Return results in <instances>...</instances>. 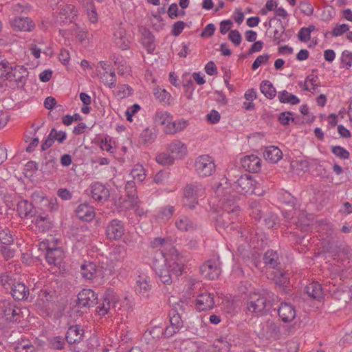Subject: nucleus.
<instances>
[{
	"label": "nucleus",
	"mask_w": 352,
	"mask_h": 352,
	"mask_svg": "<svg viewBox=\"0 0 352 352\" xmlns=\"http://www.w3.org/2000/svg\"><path fill=\"white\" fill-rule=\"evenodd\" d=\"M222 190L221 186H219L217 190L219 196L221 194L219 200L221 211L216 217V223L217 227L225 229L238 220L240 208L236 202L234 195H230V190L223 192Z\"/></svg>",
	"instance_id": "f257e3e1"
},
{
	"label": "nucleus",
	"mask_w": 352,
	"mask_h": 352,
	"mask_svg": "<svg viewBox=\"0 0 352 352\" xmlns=\"http://www.w3.org/2000/svg\"><path fill=\"white\" fill-rule=\"evenodd\" d=\"M278 300V296L272 292L267 289H262L260 292L250 295L247 302V309L252 313L263 315Z\"/></svg>",
	"instance_id": "f03ea898"
},
{
	"label": "nucleus",
	"mask_w": 352,
	"mask_h": 352,
	"mask_svg": "<svg viewBox=\"0 0 352 352\" xmlns=\"http://www.w3.org/2000/svg\"><path fill=\"white\" fill-rule=\"evenodd\" d=\"M39 250H45V258L49 265L60 267L65 257L64 250L60 247H52L47 240L39 243Z\"/></svg>",
	"instance_id": "7ed1b4c3"
},
{
	"label": "nucleus",
	"mask_w": 352,
	"mask_h": 352,
	"mask_svg": "<svg viewBox=\"0 0 352 352\" xmlns=\"http://www.w3.org/2000/svg\"><path fill=\"white\" fill-rule=\"evenodd\" d=\"M206 188L200 183H190L184 188V205L189 209H194L198 204V199L205 195Z\"/></svg>",
	"instance_id": "20e7f679"
},
{
	"label": "nucleus",
	"mask_w": 352,
	"mask_h": 352,
	"mask_svg": "<svg viewBox=\"0 0 352 352\" xmlns=\"http://www.w3.org/2000/svg\"><path fill=\"white\" fill-rule=\"evenodd\" d=\"M21 309L10 299H0V320L14 322L20 321Z\"/></svg>",
	"instance_id": "39448f33"
},
{
	"label": "nucleus",
	"mask_w": 352,
	"mask_h": 352,
	"mask_svg": "<svg viewBox=\"0 0 352 352\" xmlns=\"http://www.w3.org/2000/svg\"><path fill=\"white\" fill-rule=\"evenodd\" d=\"M118 302V298L115 292L111 289H107L104 293L102 298L98 302L96 300V311L99 316H104L115 309Z\"/></svg>",
	"instance_id": "423d86ee"
},
{
	"label": "nucleus",
	"mask_w": 352,
	"mask_h": 352,
	"mask_svg": "<svg viewBox=\"0 0 352 352\" xmlns=\"http://www.w3.org/2000/svg\"><path fill=\"white\" fill-rule=\"evenodd\" d=\"M195 168L199 177H206L211 176L215 172L216 165L212 157L202 155L196 158Z\"/></svg>",
	"instance_id": "0eeeda50"
},
{
	"label": "nucleus",
	"mask_w": 352,
	"mask_h": 352,
	"mask_svg": "<svg viewBox=\"0 0 352 352\" xmlns=\"http://www.w3.org/2000/svg\"><path fill=\"white\" fill-rule=\"evenodd\" d=\"M78 15V10L74 5L60 6L59 12L55 16V23L63 25L73 22Z\"/></svg>",
	"instance_id": "6e6552de"
},
{
	"label": "nucleus",
	"mask_w": 352,
	"mask_h": 352,
	"mask_svg": "<svg viewBox=\"0 0 352 352\" xmlns=\"http://www.w3.org/2000/svg\"><path fill=\"white\" fill-rule=\"evenodd\" d=\"M261 331L260 335L266 339L273 338L274 340L280 339L282 336L280 332V326L272 320H267L261 322L259 325Z\"/></svg>",
	"instance_id": "1a4fd4ad"
},
{
	"label": "nucleus",
	"mask_w": 352,
	"mask_h": 352,
	"mask_svg": "<svg viewBox=\"0 0 352 352\" xmlns=\"http://www.w3.org/2000/svg\"><path fill=\"white\" fill-rule=\"evenodd\" d=\"M125 228L123 222L117 219L109 221L106 227L105 233L110 240H119L124 235Z\"/></svg>",
	"instance_id": "9d476101"
},
{
	"label": "nucleus",
	"mask_w": 352,
	"mask_h": 352,
	"mask_svg": "<svg viewBox=\"0 0 352 352\" xmlns=\"http://www.w3.org/2000/svg\"><path fill=\"white\" fill-rule=\"evenodd\" d=\"M200 274L209 280H214L221 273L219 263L216 260H208L199 269Z\"/></svg>",
	"instance_id": "9b49d317"
},
{
	"label": "nucleus",
	"mask_w": 352,
	"mask_h": 352,
	"mask_svg": "<svg viewBox=\"0 0 352 352\" xmlns=\"http://www.w3.org/2000/svg\"><path fill=\"white\" fill-rule=\"evenodd\" d=\"M91 197L96 201L104 203L110 196L109 189L101 182H96L90 186Z\"/></svg>",
	"instance_id": "f8f14e48"
},
{
	"label": "nucleus",
	"mask_w": 352,
	"mask_h": 352,
	"mask_svg": "<svg viewBox=\"0 0 352 352\" xmlns=\"http://www.w3.org/2000/svg\"><path fill=\"white\" fill-rule=\"evenodd\" d=\"M98 296L91 289H83L78 294L77 305L79 307H90L96 303Z\"/></svg>",
	"instance_id": "ddd939ff"
},
{
	"label": "nucleus",
	"mask_w": 352,
	"mask_h": 352,
	"mask_svg": "<svg viewBox=\"0 0 352 352\" xmlns=\"http://www.w3.org/2000/svg\"><path fill=\"white\" fill-rule=\"evenodd\" d=\"M113 38L116 46L122 50H126L130 47V40L126 36V30L122 23L118 24L115 27Z\"/></svg>",
	"instance_id": "4468645a"
},
{
	"label": "nucleus",
	"mask_w": 352,
	"mask_h": 352,
	"mask_svg": "<svg viewBox=\"0 0 352 352\" xmlns=\"http://www.w3.org/2000/svg\"><path fill=\"white\" fill-rule=\"evenodd\" d=\"M236 189L242 194L254 193V186L256 182L250 175H242L234 182Z\"/></svg>",
	"instance_id": "2eb2a0df"
},
{
	"label": "nucleus",
	"mask_w": 352,
	"mask_h": 352,
	"mask_svg": "<svg viewBox=\"0 0 352 352\" xmlns=\"http://www.w3.org/2000/svg\"><path fill=\"white\" fill-rule=\"evenodd\" d=\"M160 254L162 256L163 263L169 267V270L175 277L177 278L182 274L184 265L177 254L175 258L173 256L170 258H166L162 252H160Z\"/></svg>",
	"instance_id": "dca6fc26"
},
{
	"label": "nucleus",
	"mask_w": 352,
	"mask_h": 352,
	"mask_svg": "<svg viewBox=\"0 0 352 352\" xmlns=\"http://www.w3.org/2000/svg\"><path fill=\"white\" fill-rule=\"evenodd\" d=\"M28 76L27 68L24 66L17 65L14 67H12L10 76H8L9 81H14L18 87H23Z\"/></svg>",
	"instance_id": "f3484780"
},
{
	"label": "nucleus",
	"mask_w": 352,
	"mask_h": 352,
	"mask_svg": "<svg viewBox=\"0 0 352 352\" xmlns=\"http://www.w3.org/2000/svg\"><path fill=\"white\" fill-rule=\"evenodd\" d=\"M67 139V133L63 131H57L53 128L51 129L47 138L41 144V150L46 151L50 148L55 141L59 144L63 143Z\"/></svg>",
	"instance_id": "a211bd4d"
},
{
	"label": "nucleus",
	"mask_w": 352,
	"mask_h": 352,
	"mask_svg": "<svg viewBox=\"0 0 352 352\" xmlns=\"http://www.w3.org/2000/svg\"><path fill=\"white\" fill-rule=\"evenodd\" d=\"M214 294L205 292L197 296L196 307L199 311L212 309L214 306Z\"/></svg>",
	"instance_id": "6ab92c4d"
},
{
	"label": "nucleus",
	"mask_w": 352,
	"mask_h": 352,
	"mask_svg": "<svg viewBox=\"0 0 352 352\" xmlns=\"http://www.w3.org/2000/svg\"><path fill=\"white\" fill-rule=\"evenodd\" d=\"M242 167L247 171L258 173L261 168V160L255 155H245L241 160Z\"/></svg>",
	"instance_id": "aec40b11"
},
{
	"label": "nucleus",
	"mask_w": 352,
	"mask_h": 352,
	"mask_svg": "<svg viewBox=\"0 0 352 352\" xmlns=\"http://www.w3.org/2000/svg\"><path fill=\"white\" fill-rule=\"evenodd\" d=\"M278 314L284 322H290L296 318V311L295 307L288 302H281L278 309Z\"/></svg>",
	"instance_id": "412c9836"
},
{
	"label": "nucleus",
	"mask_w": 352,
	"mask_h": 352,
	"mask_svg": "<svg viewBox=\"0 0 352 352\" xmlns=\"http://www.w3.org/2000/svg\"><path fill=\"white\" fill-rule=\"evenodd\" d=\"M10 24L13 29L19 31L31 32L35 28L34 23L28 17H15Z\"/></svg>",
	"instance_id": "4be33fe9"
},
{
	"label": "nucleus",
	"mask_w": 352,
	"mask_h": 352,
	"mask_svg": "<svg viewBox=\"0 0 352 352\" xmlns=\"http://www.w3.org/2000/svg\"><path fill=\"white\" fill-rule=\"evenodd\" d=\"M84 330L80 325H72L69 327L65 335V339L69 344L79 343L82 340Z\"/></svg>",
	"instance_id": "5701e85b"
},
{
	"label": "nucleus",
	"mask_w": 352,
	"mask_h": 352,
	"mask_svg": "<svg viewBox=\"0 0 352 352\" xmlns=\"http://www.w3.org/2000/svg\"><path fill=\"white\" fill-rule=\"evenodd\" d=\"M151 289L150 278L145 275L139 276L136 280V293L144 298H148Z\"/></svg>",
	"instance_id": "b1692460"
},
{
	"label": "nucleus",
	"mask_w": 352,
	"mask_h": 352,
	"mask_svg": "<svg viewBox=\"0 0 352 352\" xmlns=\"http://www.w3.org/2000/svg\"><path fill=\"white\" fill-rule=\"evenodd\" d=\"M153 267L156 274L159 276L160 280L166 285H170L173 282V274H172L169 267L165 265V267H162L161 265L159 264L157 260H155L153 262Z\"/></svg>",
	"instance_id": "393cba45"
},
{
	"label": "nucleus",
	"mask_w": 352,
	"mask_h": 352,
	"mask_svg": "<svg viewBox=\"0 0 352 352\" xmlns=\"http://www.w3.org/2000/svg\"><path fill=\"white\" fill-rule=\"evenodd\" d=\"M168 151L174 159H182L188 153L186 145L180 140H174L167 147Z\"/></svg>",
	"instance_id": "a878e982"
},
{
	"label": "nucleus",
	"mask_w": 352,
	"mask_h": 352,
	"mask_svg": "<svg viewBox=\"0 0 352 352\" xmlns=\"http://www.w3.org/2000/svg\"><path fill=\"white\" fill-rule=\"evenodd\" d=\"M10 294L16 300H26L30 295V289L24 283L16 281Z\"/></svg>",
	"instance_id": "bb28decb"
},
{
	"label": "nucleus",
	"mask_w": 352,
	"mask_h": 352,
	"mask_svg": "<svg viewBox=\"0 0 352 352\" xmlns=\"http://www.w3.org/2000/svg\"><path fill=\"white\" fill-rule=\"evenodd\" d=\"M16 210L22 219L30 218L35 215L33 205L25 199L19 201Z\"/></svg>",
	"instance_id": "cd10ccee"
},
{
	"label": "nucleus",
	"mask_w": 352,
	"mask_h": 352,
	"mask_svg": "<svg viewBox=\"0 0 352 352\" xmlns=\"http://www.w3.org/2000/svg\"><path fill=\"white\" fill-rule=\"evenodd\" d=\"M264 158L270 163L276 164L283 157V153L280 148L275 146L265 148Z\"/></svg>",
	"instance_id": "c85d7f7f"
},
{
	"label": "nucleus",
	"mask_w": 352,
	"mask_h": 352,
	"mask_svg": "<svg viewBox=\"0 0 352 352\" xmlns=\"http://www.w3.org/2000/svg\"><path fill=\"white\" fill-rule=\"evenodd\" d=\"M77 217L83 221H89L92 220L95 216L94 209L88 204H80L76 210Z\"/></svg>",
	"instance_id": "c756f323"
},
{
	"label": "nucleus",
	"mask_w": 352,
	"mask_h": 352,
	"mask_svg": "<svg viewBox=\"0 0 352 352\" xmlns=\"http://www.w3.org/2000/svg\"><path fill=\"white\" fill-rule=\"evenodd\" d=\"M97 76L99 77L100 81L107 87L113 89L117 85V78L114 70H111L110 72H101L100 70L96 69Z\"/></svg>",
	"instance_id": "7c9ffc66"
},
{
	"label": "nucleus",
	"mask_w": 352,
	"mask_h": 352,
	"mask_svg": "<svg viewBox=\"0 0 352 352\" xmlns=\"http://www.w3.org/2000/svg\"><path fill=\"white\" fill-rule=\"evenodd\" d=\"M177 228L182 232H190L197 228V225L186 216L179 217L175 221Z\"/></svg>",
	"instance_id": "2f4dec72"
},
{
	"label": "nucleus",
	"mask_w": 352,
	"mask_h": 352,
	"mask_svg": "<svg viewBox=\"0 0 352 352\" xmlns=\"http://www.w3.org/2000/svg\"><path fill=\"white\" fill-rule=\"evenodd\" d=\"M305 290L309 297L317 300L322 298L324 295L322 285L318 282H311L305 287Z\"/></svg>",
	"instance_id": "473e14b6"
},
{
	"label": "nucleus",
	"mask_w": 352,
	"mask_h": 352,
	"mask_svg": "<svg viewBox=\"0 0 352 352\" xmlns=\"http://www.w3.org/2000/svg\"><path fill=\"white\" fill-rule=\"evenodd\" d=\"M264 263L270 268L275 269L280 265L279 255L276 251L267 250L263 256Z\"/></svg>",
	"instance_id": "72a5a7b5"
},
{
	"label": "nucleus",
	"mask_w": 352,
	"mask_h": 352,
	"mask_svg": "<svg viewBox=\"0 0 352 352\" xmlns=\"http://www.w3.org/2000/svg\"><path fill=\"white\" fill-rule=\"evenodd\" d=\"M97 272L96 265L93 262L85 261L80 267V272L83 278L92 280Z\"/></svg>",
	"instance_id": "f704fd0d"
},
{
	"label": "nucleus",
	"mask_w": 352,
	"mask_h": 352,
	"mask_svg": "<svg viewBox=\"0 0 352 352\" xmlns=\"http://www.w3.org/2000/svg\"><path fill=\"white\" fill-rule=\"evenodd\" d=\"M56 296V292L49 286H44L38 292V300L42 301L43 305L54 300Z\"/></svg>",
	"instance_id": "c9c22d12"
},
{
	"label": "nucleus",
	"mask_w": 352,
	"mask_h": 352,
	"mask_svg": "<svg viewBox=\"0 0 352 352\" xmlns=\"http://www.w3.org/2000/svg\"><path fill=\"white\" fill-rule=\"evenodd\" d=\"M164 335V329L162 327L155 326L147 329L144 333V338L148 342H156Z\"/></svg>",
	"instance_id": "e433bc0d"
},
{
	"label": "nucleus",
	"mask_w": 352,
	"mask_h": 352,
	"mask_svg": "<svg viewBox=\"0 0 352 352\" xmlns=\"http://www.w3.org/2000/svg\"><path fill=\"white\" fill-rule=\"evenodd\" d=\"M188 124V121L184 119H179L175 121L172 120L167 129H165V131L166 133L175 134L186 129Z\"/></svg>",
	"instance_id": "4c0bfd02"
},
{
	"label": "nucleus",
	"mask_w": 352,
	"mask_h": 352,
	"mask_svg": "<svg viewBox=\"0 0 352 352\" xmlns=\"http://www.w3.org/2000/svg\"><path fill=\"white\" fill-rule=\"evenodd\" d=\"M170 323L175 329L181 330L184 327V321L182 318L181 314L179 313L177 307L175 306L169 311Z\"/></svg>",
	"instance_id": "58836bf2"
},
{
	"label": "nucleus",
	"mask_w": 352,
	"mask_h": 352,
	"mask_svg": "<svg viewBox=\"0 0 352 352\" xmlns=\"http://www.w3.org/2000/svg\"><path fill=\"white\" fill-rule=\"evenodd\" d=\"M172 120L173 116L171 114L166 111H157L154 116V122L157 124L165 126V129H167Z\"/></svg>",
	"instance_id": "ea45409f"
},
{
	"label": "nucleus",
	"mask_w": 352,
	"mask_h": 352,
	"mask_svg": "<svg viewBox=\"0 0 352 352\" xmlns=\"http://www.w3.org/2000/svg\"><path fill=\"white\" fill-rule=\"evenodd\" d=\"M278 98L281 103H288L294 105L300 102V99L296 96L288 92L287 90L279 91Z\"/></svg>",
	"instance_id": "a19ab883"
},
{
	"label": "nucleus",
	"mask_w": 352,
	"mask_h": 352,
	"mask_svg": "<svg viewBox=\"0 0 352 352\" xmlns=\"http://www.w3.org/2000/svg\"><path fill=\"white\" fill-rule=\"evenodd\" d=\"M16 281L14 276L11 273H3L0 275V283L6 290L11 291Z\"/></svg>",
	"instance_id": "79ce46f5"
},
{
	"label": "nucleus",
	"mask_w": 352,
	"mask_h": 352,
	"mask_svg": "<svg viewBox=\"0 0 352 352\" xmlns=\"http://www.w3.org/2000/svg\"><path fill=\"white\" fill-rule=\"evenodd\" d=\"M260 89L261 93L269 99H272L276 96V89L274 87L272 83L269 80L262 81L260 85Z\"/></svg>",
	"instance_id": "37998d69"
},
{
	"label": "nucleus",
	"mask_w": 352,
	"mask_h": 352,
	"mask_svg": "<svg viewBox=\"0 0 352 352\" xmlns=\"http://www.w3.org/2000/svg\"><path fill=\"white\" fill-rule=\"evenodd\" d=\"M10 9L16 13H28L30 11V6L23 0H13L10 3Z\"/></svg>",
	"instance_id": "c03bdc74"
},
{
	"label": "nucleus",
	"mask_w": 352,
	"mask_h": 352,
	"mask_svg": "<svg viewBox=\"0 0 352 352\" xmlns=\"http://www.w3.org/2000/svg\"><path fill=\"white\" fill-rule=\"evenodd\" d=\"M125 191L127 197L132 200L133 204L136 206L138 204V192L135 184L133 180L127 181L125 184Z\"/></svg>",
	"instance_id": "a18cd8bd"
},
{
	"label": "nucleus",
	"mask_w": 352,
	"mask_h": 352,
	"mask_svg": "<svg viewBox=\"0 0 352 352\" xmlns=\"http://www.w3.org/2000/svg\"><path fill=\"white\" fill-rule=\"evenodd\" d=\"M14 350L16 352H34L35 346L29 340L21 339L16 343Z\"/></svg>",
	"instance_id": "49530a36"
},
{
	"label": "nucleus",
	"mask_w": 352,
	"mask_h": 352,
	"mask_svg": "<svg viewBox=\"0 0 352 352\" xmlns=\"http://www.w3.org/2000/svg\"><path fill=\"white\" fill-rule=\"evenodd\" d=\"M130 175L133 179L143 182L146 178V173L143 166L140 164H135L132 168Z\"/></svg>",
	"instance_id": "de8ad7c7"
},
{
	"label": "nucleus",
	"mask_w": 352,
	"mask_h": 352,
	"mask_svg": "<svg viewBox=\"0 0 352 352\" xmlns=\"http://www.w3.org/2000/svg\"><path fill=\"white\" fill-rule=\"evenodd\" d=\"M50 349L62 350L65 346V339L62 336H54L47 339Z\"/></svg>",
	"instance_id": "09e8293b"
},
{
	"label": "nucleus",
	"mask_w": 352,
	"mask_h": 352,
	"mask_svg": "<svg viewBox=\"0 0 352 352\" xmlns=\"http://www.w3.org/2000/svg\"><path fill=\"white\" fill-rule=\"evenodd\" d=\"M14 242V239L9 230L0 228V243L1 245H11Z\"/></svg>",
	"instance_id": "8fccbe9b"
},
{
	"label": "nucleus",
	"mask_w": 352,
	"mask_h": 352,
	"mask_svg": "<svg viewBox=\"0 0 352 352\" xmlns=\"http://www.w3.org/2000/svg\"><path fill=\"white\" fill-rule=\"evenodd\" d=\"M12 66L6 60H0V79L8 80L11 72Z\"/></svg>",
	"instance_id": "3c124183"
},
{
	"label": "nucleus",
	"mask_w": 352,
	"mask_h": 352,
	"mask_svg": "<svg viewBox=\"0 0 352 352\" xmlns=\"http://www.w3.org/2000/svg\"><path fill=\"white\" fill-rule=\"evenodd\" d=\"M315 30V26L311 25L307 28H302L298 34V38L300 41L307 42L311 38V32Z\"/></svg>",
	"instance_id": "603ef678"
},
{
	"label": "nucleus",
	"mask_w": 352,
	"mask_h": 352,
	"mask_svg": "<svg viewBox=\"0 0 352 352\" xmlns=\"http://www.w3.org/2000/svg\"><path fill=\"white\" fill-rule=\"evenodd\" d=\"M133 89L128 85H120L118 86L116 96L120 98H124L133 94Z\"/></svg>",
	"instance_id": "864d4df0"
},
{
	"label": "nucleus",
	"mask_w": 352,
	"mask_h": 352,
	"mask_svg": "<svg viewBox=\"0 0 352 352\" xmlns=\"http://www.w3.org/2000/svg\"><path fill=\"white\" fill-rule=\"evenodd\" d=\"M331 152L337 157L341 160H348L349 158V152L340 146H331Z\"/></svg>",
	"instance_id": "5fc2aeb1"
},
{
	"label": "nucleus",
	"mask_w": 352,
	"mask_h": 352,
	"mask_svg": "<svg viewBox=\"0 0 352 352\" xmlns=\"http://www.w3.org/2000/svg\"><path fill=\"white\" fill-rule=\"evenodd\" d=\"M174 157L170 153H161L156 156V161L162 165H171L174 162Z\"/></svg>",
	"instance_id": "6e6d98bb"
},
{
	"label": "nucleus",
	"mask_w": 352,
	"mask_h": 352,
	"mask_svg": "<svg viewBox=\"0 0 352 352\" xmlns=\"http://www.w3.org/2000/svg\"><path fill=\"white\" fill-rule=\"evenodd\" d=\"M175 212V208L172 206H166L160 209L158 218L163 220L169 219Z\"/></svg>",
	"instance_id": "4d7b16f0"
},
{
	"label": "nucleus",
	"mask_w": 352,
	"mask_h": 352,
	"mask_svg": "<svg viewBox=\"0 0 352 352\" xmlns=\"http://www.w3.org/2000/svg\"><path fill=\"white\" fill-rule=\"evenodd\" d=\"M73 31L76 35V37L80 43H83L87 39H88L87 31L85 29L81 28L78 24H75Z\"/></svg>",
	"instance_id": "13d9d810"
},
{
	"label": "nucleus",
	"mask_w": 352,
	"mask_h": 352,
	"mask_svg": "<svg viewBox=\"0 0 352 352\" xmlns=\"http://www.w3.org/2000/svg\"><path fill=\"white\" fill-rule=\"evenodd\" d=\"M154 96L160 102L164 103L168 102L170 94L165 89L155 88L154 89Z\"/></svg>",
	"instance_id": "bf43d9fd"
},
{
	"label": "nucleus",
	"mask_w": 352,
	"mask_h": 352,
	"mask_svg": "<svg viewBox=\"0 0 352 352\" xmlns=\"http://www.w3.org/2000/svg\"><path fill=\"white\" fill-rule=\"evenodd\" d=\"M297 164L300 167V170L304 172L307 171L311 166L319 165L320 166H321L319 164L318 160L316 159H313L311 160H308L306 159L300 160L298 161Z\"/></svg>",
	"instance_id": "052dcab7"
},
{
	"label": "nucleus",
	"mask_w": 352,
	"mask_h": 352,
	"mask_svg": "<svg viewBox=\"0 0 352 352\" xmlns=\"http://www.w3.org/2000/svg\"><path fill=\"white\" fill-rule=\"evenodd\" d=\"M250 206L252 209L250 215L256 220H261L264 217V214L258 203L252 202Z\"/></svg>",
	"instance_id": "680f3d73"
},
{
	"label": "nucleus",
	"mask_w": 352,
	"mask_h": 352,
	"mask_svg": "<svg viewBox=\"0 0 352 352\" xmlns=\"http://www.w3.org/2000/svg\"><path fill=\"white\" fill-rule=\"evenodd\" d=\"M263 218L264 223L267 228H274L278 223V217L275 214L270 213Z\"/></svg>",
	"instance_id": "e2e57ef3"
},
{
	"label": "nucleus",
	"mask_w": 352,
	"mask_h": 352,
	"mask_svg": "<svg viewBox=\"0 0 352 352\" xmlns=\"http://www.w3.org/2000/svg\"><path fill=\"white\" fill-rule=\"evenodd\" d=\"M341 63L343 67L349 69L352 66V52L349 50H344L341 55Z\"/></svg>",
	"instance_id": "0e129e2a"
},
{
	"label": "nucleus",
	"mask_w": 352,
	"mask_h": 352,
	"mask_svg": "<svg viewBox=\"0 0 352 352\" xmlns=\"http://www.w3.org/2000/svg\"><path fill=\"white\" fill-rule=\"evenodd\" d=\"M87 13L89 21L91 23H95L98 20V14L96 10L94 4L92 1H89L87 4Z\"/></svg>",
	"instance_id": "69168bd1"
},
{
	"label": "nucleus",
	"mask_w": 352,
	"mask_h": 352,
	"mask_svg": "<svg viewBox=\"0 0 352 352\" xmlns=\"http://www.w3.org/2000/svg\"><path fill=\"white\" fill-rule=\"evenodd\" d=\"M0 252L6 261H8L14 256L15 251L10 248V245H1Z\"/></svg>",
	"instance_id": "338daca9"
},
{
	"label": "nucleus",
	"mask_w": 352,
	"mask_h": 352,
	"mask_svg": "<svg viewBox=\"0 0 352 352\" xmlns=\"http://www.w3.org/2000/svg\"><path fill=\"white\" fill-rule=\"evenodd\" d=\"M275 283L280 287H286L289 283V278L287 274L278 272V275L274 278Z\"/></svg>",
	"instance_id": "774afa93"
}]
</instances>
